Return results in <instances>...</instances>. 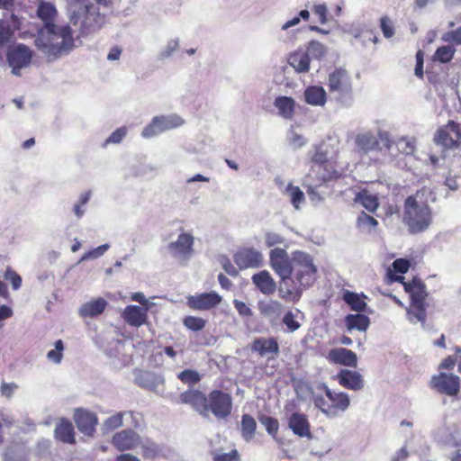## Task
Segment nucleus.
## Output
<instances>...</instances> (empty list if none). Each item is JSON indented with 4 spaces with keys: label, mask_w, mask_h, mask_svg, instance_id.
Masks as SVG:
<instances>
[{
    "label": "nucleus",
    "mask_w": 461,
    "mask_h": 461,
    "mask_svg": "<svg viewBox=\"0 0 461 461\" xmlns=\"http://www.w3.org/2000/svg\"><path fill=\"white\" fill-rule=\"evenodd\" d=\"M194 237L192 232L185 231L181 227L176 240L168 244L167 249L170 255L177 260L187 261L193 255Z\"/></svg>",
    "instance_id": "obj_7"
},
{
    "label": "nucleus",
    "mask_w": 461,
    "mask_h": 461,
    "mask_svg": "<svg viewBox=\"0 0 461 461\" xmlns=\"http://www.w3.org/2000/svg\"><path fill=\"white\" fill-rule=\"evenodd\" d=\"M109 0H67L69 23L78 30L79 36H86L100 30L105 17L97 4L107 5Z\"/></svg>",
    "instance_id": "obj_2"
},
{
    "label": "nucleus",
    "mask_w": 461,
    "mask_h": 461,
    "mask_svg": "<svg viewBox=\"0 0 461 461\" xmlns=\"http://www.w3.org/2000/svg\"><path fill=\"white\" fill-rule=\"evenodd\" d=\"M251 280L257 289H258L263 294L270 295L276 290V283L271 276L270 273L267 270H262L254 274Z\"/></svg>",
    "instance_id": "obj_19"
},
{
    "label": "nucleus",
    "mask_w": 461,
    "mask_h": 461,
    "mask_svg": "<svg viewBox=\"0 0 461 461\" xmlns=\"http://www.w3.org/2000/svg\"><path fill=\"white\" fill-rule=\"evenodd\" d=\"M221 302V296L215 292L203 293L187 297V305L194 310H210Z\"/></svg>",
    "instance_id": "obj_15"
},
{
    "label": "nucleus",
    "mask_w": 461,
    "mask_h": 461,
    "mask_svg": "<svg viewBox=\"0 0 461 461\" xmlns=\"http://www.w3.org/2000/svg\"><path fill=\"white\" fill-rule=\"evenodd\" d=\"M329 87L331 92L343 93L350 89L349 76L345 69L339 68L329 77Z\"/></svg>",
    "instance_id": "obj_24"
},
{
    "label": "nucleus",
    "mask_w": 461,
    "mask_h": 461,
    "mask_svg": "<svg viewBox=\"0 0 461 461\" xmlns=\"http://www.w3.org/2000/svg\"><path fill=\"white\" fill-rule=\"evenodd\" d=\"M431 386L440 393L454 396L459 392V377L454 374L440 373L432 377Z\"/></svg>",
    "instance_id": "obj_11"
},
{
    "label": "nucleus",
    "mask_w": 461,
    "mask_h": 461,
    "mask_svg": "<svg viewBox=\"0 0 461 461\" xmlns=\"http://www.w3.org/2000/svg\"><path fill=\"white\" fill-rule=\"evenodd\" d=\"M287 139L290 144L296 149L301 148L305 144L303 137L296 132L294 129L289 131Z\"/></svg>",
    "instance_id": "obj_60"
},
{
    "label": "nucleus",
    "mask_w": 461,
    "mask_h": 461,
    "mask_svg": "<svg viewBox=\"0 0 461 461\" xmlns=\"http://www.w3.org/2000/svg\"><path fill=\"white\" fill-rule=\"evenodd\" d=\"M380 27L385 38H392L394 34V28L392 20L388 16L380 19Z\"/></svg>",
    "instance_id": "obj_56"
},
{
    "label": "nucleus",
    "mask_w": 461,
    "mask_h": 461,
    "mask_svg": "<svg viewBox=\"0 0 461 461\" xmlns=\"http://www.w3.org/2000/svg\"><path fill=\"white\" fill-rule=\"evenodd\" d=\"M252 350L263 357L272 359L277 355L279 348L274 339H258L253 343Z\"/></svg>",
    "instance_id": "obj_26"
},
{
    "label": "nucleus",
    "mask_w": 461,
    "mask_h": 461,
    "mask_svg": "<svg viewBox=\"0 0 461 461\" xmlns=\"http://www.w3.org/2000/svg\"><path fill=\"white\" fill-rule=\"evenodd\" d=\"M343 300L350 306L352 311L361 312L366 310V303L358 294L347 291L343 294Z\"/></svg>",
    "instance_id": "obj_43"
},
{
    "label": "nucleus",
    "mask_w": 461,
    "mask_h": 461,
    "mask_svg": "<svg viewBox=\"0 0 461 461\" xmlns=\"http://www.w3.org/2000/svg\"><path fill=\"white\" fill-rule=\"evenodd\" d=\"M395 145L398 150L406 156L414 155L416 152L417 141L414 137L402 136L397 140Z\"/></svg>",
    "instance_id": "obj_42"
},
{
    "label": "nucleus",
    "mask_w": 461,
    "mask_h": 461,
    "mask_svg": "<svg viewBox=\"0 0 461 461\" xmlns=\"http://www.w3.org/2000/svg\"><path fill=\"white\" fill-rule=\"evenodd\" d=\"M407 316L408 320L413 323L421 322L424 324L427 318L425 303H411V306L407 308Z\"/></svg>",
    "instance_id": "obj_40"
},
{
    "label": "nucleus",
    "mask_w": 461,
    "mask_h": 461,
    "mask_svg": "<svg viewBox=\"0 0 461 461\" xmlns=\"http://www.w3.org/2000/svg\"><path fill=\"white\" fill-rule=\"evenodd\" d=\"M404 290L411 294V303H425L427 292L425 285L417 278L411 282H402Z\"/></svg>",
    "instance_id": "obj_27"
},
{
    "label": "nucleus",
    "mask_w": 461,
    "mask_h": 461,
    "mask_svg": "<svg viewBox=\"0 0 461 461\" xmlns=\"http://www.w3.org/2000/svg\"><path fill=\"white\" fill-rule=\"evenodd\" d=\"M288 427L301 438H312L310 423L306 415L303 413L294 412L288 419Z\"/></svg>",
    "instance_id": "obj_20"
},
{
    "label": "nucleus",
    "mask_w": 461,
    "mask_h": 461,
    "mask_svg": "<svg viewBox=\"0 0 461 461\" xmlns=\"http://www.w3.org/2000/svg\"><path fill=\"white\" fill-rule=\"evenodd\" d=\"M265 241L267 246L270 248L282 244L285 241V239L278 233L269 231L266 233Z\"/></svg>",
    "instance_id": "obj_61"
},
{
    "label": "nucleus",
    "mask_w": 461,
    "mask_h": 461,
    "mask_svg": "<svg viewBox=\"0 0 461 461\" xmlns=\"http://www.w3.org/2000/svg\"><path fill=\"white\" fill-rule=\"evenodd\" d=\"M240 455L236 449L231 450L230 452H215L213 454L214 461H239Z\"/></svg>",
    "instance_id": "obj_58"
},
{
    "label": "nucleus",
    "mask_w": 461,
    "mask_h": 461,
    "mask_svg": "<svg viewBox=\"0 0 461 461\" xmlns=\"http://www.w3.org/2000/svg\"><path fill=\"white\" fill-rule=\"evenodd\" d=\"M345 323L348 330H353L366 331L370 324V320L364 314H348L345 318Z\"/></svg>",
    "instance_id": "obj_33"
},
{
    "label": "nucleus",
    "mask_w": 461,
    "mask_h": 461,
    "mask_svg": "<svg viewBox=\"0 0 461 461\" xmlns=\"http://www.w3.org/2000/svg\"><path fill=\"white\" fill-rule=\"evenodd\" d=\"M356 144L360 149H362L365 152L375 150L379 146L378 140H376L375 136L370 131L359 133L356 137Z\"/></svg>",
    "instance_id": "obj_37"
},
{
    "label": "nucleus",
    "mask_w": 461,
    "mask_h": 461,
    "mask_svg": "<svg viewBox=\"0 0 461 461\" xmlns=\"http://www.w3.org/2000/svg\"><path fill=\"white\" fill-rule=\"evenodd\" d=\"M131 419V422L129 424L130 426H132L134 428H139V418L140 415L138 413H135L134 411H120L115 413L114 415H112L108 417L103 426L104 429L106 430H113L115 429H118L122 426H123V419Z\"/></svg>",
    "instance_id": "obj_18"
},
{
    "label": "nucleus",
    "mask_w": 461,
    "mask_h": 461,
    "mask_svg": "<svg viewBox=\"0 0 461 461\" xmlns=\"http://www.w3.org/2000/svg\"><path fill=\"white\" fill-rule=\"evenodd\" d=\"M294 390L297 397L303 401L312 399L314 394L312 386L303 381H298L294 385Z\"/></svg>",
    "instance_id": "obj_47"
},
{
    "label": "nucleus",
    "mask_w": 461,
    "mask_h": 461,
    "mask_svg": "<svg viewBox=\"0 0 461 461\" xmlns=\"http://www.w3.org/2000/svg\"><path fill=\"white\" fill-rule=\"evenodd\" d=\"M185 123V121L177 114L172 113L168 115L155 116L153 118V126L159 125L160 131H165L178 128Z\"/></svg>",
    "instance_id": "obj_31"
},
{
    "label": "nucleus",
    "mask_w": 461,
    "mask_h": 461,
    "mask_svg": "<svg viewBox=\"0 0 461 461\" xmlns=\"http://www.w3.org/2000/svg\"><path fill=\"white\" fill-rule=\"evenodd\" d=\"M455 52V47L447 44L438 48L434 53L433 58L434 60L439 61L441 63H447L453 59Z\"/></svg>",
    "instance_id": "obj_45"
},
{
    "label": "nucleus",
    "mask_w": 461,
    "mask_h": 461,
    "mask_svg": "<svg viewBox=\"0 0 461 461\" xmlns=\"http://www.w3.org/2000/svg\"><path fill=\"white\" fill-rule=\"evenodd\" d=\"M434 141L446 149H456L461 143V130L454 121H449L447 125L438 130Z\"/></svg>",
    "instance_id": "obj_9"
},
{
    "label": "nucleus",
    "mask_w": 461,
    "mask_h": 461,
    "mask_svg": "<svg viewBox=\"0 0 461 461\" xmlns=\"http://www.w3.org/2000/svg\"><path fill=\"white\" fill-rule=\"evenodd\" d=\"M269 263L279 276H292L293 256L290 258L285 249H273L269 253Z\"/></svg>",
    "instance_id": "obj_10"
},
{
    "label": "nucleus",
    "mask_w": 461,
    "mask_h": 461,
    "mask_svg": "<svg viewBox=\"0 0 461 461\" xmlns=\"http://www.w3.org/2000/svg\"><path fill=\"white\" fill-rule=\"evenodd\" d=\"M208 408L217 419L228 417L232 409L230 395L219 390L211 392L208 395Z\"/></svg>",
    "instance_id": "obj_8"
},
{
    "label": "nucleus",
    "mask_w": 461,
    "mask_h": 461,
    "mask_svg": "<svg viewBox=\"0 0 461 461\" xmlns=\"http://www.w3.org/2000/svg\"><path fill=\"white\" fill-rule=\"evenodd\" d=\"M310 62L309 53L303 50L294 51L288 58L289 65L297 73H307L310 70Z\"/></svg>",
    "instance_id": "obj_28"
},
{
    "label": "nucleus",
    "mask_w": 461,
    "mask_h": 461,
    "mask_svg": "<svg viewBox=\"0 0 461 461\" xmlns=\"http://www.w3.org/2000/svg\"><path fill=\"white\" fill-rule=\"evenodd\" d=\"M178 45L179 41L177 39L168 41L167 46L159 52L158 59L159 60L168 59L178 49Z\"/></svg>",
    "instance_id": "obj_55"
},
{
    "label": "nucleus",
    "mask_w": 461,
    "mask_h": 461,
    "mask_svg": "<svg viewBox=\"0 0 461 461\" xmlns=\"http://www.w3.org/2000/svg\"><path fill=\"white\" fill-rule=\"evenodd\" d=\"M5 277L6 280H9L12 283L13 288L17 290L21 287L22 278L12 269L8 268L5 274Z\"/></svg>",
    "instance_id": "obj_62"
},
{
    "label": "nucleus",
    "mask_w": 461,
    "mask_h": 461,
    "mask_svg": "<svg viewBox=\"0 0 461 461\" xmlns=\"http://www.w3.org/2000/svg\"><path fill=\"white\" fill-rule=\"evenodd\" d=\"M110 249V245L108 243L103 244L92 250L86 252L81 258L78 260L77 264H80L86 260H94L101 258L108 249Z\"/></svg>",
    "instance_id": "obj_48"
},
{
    "label": "nucleus",
    "mask_w": 461,
    "mask_h": 461,
    "mask_svg": "<svg viewBox=\"0 0 461 461\" xmlns=\"http://www.w3.org/2000/svg\"><path fill=\"white\" fill-rule=\"evenodd\" d=\"M233 303L240 315L246 317L252 316L251 309L244 302L234 300Z\"/></svg>",
    "instance_id": "obj_64"
},
{
    "label": "nucleus",
    "mask_w": 461,
    "mask_h": 461,
    "mask_svg": "<svg viewBox=\"0 0 461 461\" xmlns=\"http://www.w3.org/2000/svg\"><path fill=\"white\" fill-rule=\"evenodd\" d=\"M325 52V46L321 42L315 41H312L309 43L307 50L305 51V53H309L310 59L312 58L319 59L324 56Z\"/></svg>",
    "instance_id": "obj_49"
},
{
    "label": "nucleus",
    "mask_w": 461,
    "mask_h": 461,
    "mask_svg": "<svg viewBox=\"0 0 461 461\" xmlns=\"http://www.w3.org/2000/svg\"><path fill=\"white\" fill-rule=\"evenodd\" d=\"M177 377L185 384H194L198 383L201 376L198 372L194 370L185 369L177 375Z\"/></svg>",
    "instance_id": "obj_53"
},
{
    "label": "nucleus",
    "mask_w": 461,
    "mask_h": 461,
    "mask_svg": "<svg viewBox=\"0 0 461 461\" xmlns=\"http://www.w3.org/2000/svg\"><path fill=\"white\" fill-rule=\"evenodd\" d=\"M285 194L290 198V201L295 209L300 208V204L304 201V194L303 191L292 184H288L285 190Z\"/></svg>",
    "instance_id": "obj_44"
},
{
    "label": "nucleus",
    "mask_w": 461,
    "mask_h": 461,
    "mask_svg": "<svg viewBox=\"0 0 461 461\" xmlns=\"http://www.w3.org/2000/svg\"><path fill=\"white\" fill-rule=\"evenodd\" d=\"M328 359L335 364L355 367L357 363V357L353 351L345 348H333L329 352Z\"/></svg>",
    "instance_id": "obj_22"
},
{
    "label": "nucleus",
    "mask_w": 461,
    "mask_h": 461,
    "mask_svg": "<svg viewBox=\"0 0 461 461\" xmlns=\"http://www.w3.org/2000/svg\"><path fill=\"white\" fill-rule=\"evenodd\" d=\"M262 425L265 426L267 431L270 435H276L278 430V421L271 417L268 416H263L259 419Z\"/></svg>",
    "instance_id": "obj_57"
},
{
    "label": "nucleus",
    "mask_w": 461,
    "mask_h": 461,
    "mask_svg": "<svg viewBox=\"0 0 461 461\" xmlns=\"http://www.w3.org/2000/svg\"><path fill=\"white\" fill-rule=\"evenodd\" d=\"M257 422L253 417L249 414L242 415L241 418V436L246 442H249L255 436Z\"/></svg>",
    "instance_id": "obj_41"
},
{
    "label": "nucleus",
    "mask_w": 461,
    "mask_h": 461,
    "mask_svg": "<svg viewBox=\"0 0 461 461\" xmlns=\"http://www.w3.org/2000/svg\"><path fill=\"white\" fill-rule=\"evenodd\" d=\"M424 193V189L417 191L404 201L402 221L411 233L422 232L432 222L431 210L423 201Z\"/></svg>",
    "instance_id": "obj_3"
},
{
    "label": "nucleus",
    "mask_w": 461,
    "mask_h": 461,
    "mask_svg": "<svg viewBox=\"0 0 461 461\" xmlns=\"http://www.w3.org/2000/svg\"><path fill=\"white\" fill-rule=\"evenodd\" d=\"M275 106L278 109V113L285 118H292L294 112V101L287 96H280L275 100Z\"/></svg>",
    "instance_id": "obj_39"
},
{
    "label": "nucleus",
    "mask_w": 461,
    "mask_h": 461,
    "mask_svg": "<svg viewBox=\"0 0 461 461\" xmlns=\"http://www.w3.org/2000/svg\"><path fill=\"white\" fill-rule=\"evenodd\" d=\"M149 310L137 305H129L122 312V317L131 326L140 327L147 322Z\"/></svg>",
    "instance_id": "obj_23"
},
{
    "label": "nucleus",
    "mask_w": 461,
    "mask_h": 461,
    "mask_svg": "<svg viewBox=\"0 0 461 461\" xmlns=\"http://www.w3.org/2000/svg\"><path fill=\"white\" fill-rule=\"evenodd\" d=\"M357 225L360 230L371 231L376 228L378 221L373 216L362 212L357 219Z\"/></svg>",
    "instance_id": "obj_46"
},
{
    "label": "nucleus",
    "mask_w": 461,
    "mask_h": 461,
    "mask_svg": "<svg viewBox=\"0 0 461 461\" xmlns=\"http://www.w3.org/2000/svg\"><path fill=\"white\" fill-rule=\"evenodd\" d=\"M55 438L64 443L74 444L75 435L72 423L62 419L55 428Z\"/></svg>",
    "instance_id": "obj_29"
},
{
    "label": "nucleus",
    "mask_w": 461,
    "mask_h": 461,
    "mask_svg": "<svg viewBox=\"0 0 461 461\" xmlns=\"http://www.w3.org/2000/svg\"><path fill=\"white\" fill-rule=\"evenodd\" d=\"M63 349H64V344H63L62 340L61 339L57 340L55 342V348L50 350L47 353V358L55 364L60 363L62 360V357H63V354H62Z\"/></svg>",
    "instance_id": "obj_52"
},
{
    "label": "nucleus",
    "mask_w": 461,
    "mask_h": 461,
    "mask_svg": "<svg viewBox=\"0 0 461 461\" xmlns=\"http://www.w3.org/2000/svg\"><path fill=\"white\" fill-rule=\"evenodd\" d=\"M340 385L350 390H360L364 387L363 376L357 371L343 369L337 375Z\"/></svg>",
    "instance_id": "obj_21"
},
{
    "label": "nucleus",
    "mask_w": 461,
    "mask_h": 461,
    "mask_svg": "<svg viewBox=\"0 0 461 461\" xmlns=\"http://www.w3.org/2000/svg\"><path fill=\"white\" fill-rule=\"evenodd\" d=\"M127 133V128L126 127H121L117 130H115L105 140V144H117L120 143L122 139L126 136Z\"/></svg>",
    "instance_id": "obj_59"
},
{
    "label": "nucleus",
    "mask_w": 461,
    "mask_h": 461,
    "mask_svg": "<svg viewBox=\"0 0 461 461\" xmlns=\"http://www.w3.org/2000/svg\"><path fill=\"white\" fill-rule=\"evenodd\" d=\"M28 449L23 443H14L4 454V461H25Z\"/></svg>",
    "instance_id": "obj_34"
},
{
    "label": "nucleus",
    "mask_w": 461,
    "mask_h": 461,
    "mask_svg": "<svg viewBox=\"0 0 461 461\" xmlns=\"http://www.w3.org/2000/svg\"><path fill=\"white\" fill-rule=\"evenodd\" d=\"M182 403L191 405L203 417L209 416L208 397L196 390L186 391L180 394Z\"/></svg>",
    "instance_id": "obj_16"
},
{
    "label": "nucleus",
    "mask_w": 461,
    "mask_h": 461,
    "mask_svg": "<svg viewBox=\"0 0 461 461\" xmlns=\"http://www.w3.org/2000/svg\"><path fill=\"white\" fill-rule=\"evenodd\" d=\"M354 200L370 212H374L379 205L376 195L366 190L358 192Z\"/></svg>",
    "instance_id": "obj_38"
},
{
    "label": "nucleus",
    "mask_w": 461,
    "mask_h": 461,
    "mask_svg": "<svg viewBox=\"0 0 461 461\" xmlns=\"http://www.w3.org/2000/svg\"><path fill=\"white\" fill-rule=\"evenodd\" d=\"M206 321L199 317L187 316L184 319V325L193 331L203 330Z\"/></svg>",
    "instance_id": "obj_51"
},
{
    "label": "nucleus",
    "mask_w": 461,
    "mask_h": 461,
    "mask_svg": "<svg viewBox=\"0 0 461 461\" xmlns=\"http://www.w3.org/2000/svg\"><path fill=\"white\" fill-rule=\"evenodd\" d=\"M278 294L280 298L288 302H298L302 296L304 287L298 283L294 276H280Z\"/></svg>",
    "instance_id": "obj_12"
},
{
    "label": "nucleus",
    "mask_w": 461,
    "mask_h": 461,
    "mask_svg": "<svg viewBox=\"0 0 461 461\" xmlns=\"http://www.w3.org/2000/svg\"><path fill=\"white\" fill-rule=\"evenodd\" d=\"M112 444L121 452L132 450L140 444V436L132 429H122L113 436Z\"/></svg>",
    "instance_id": "obj_13"
},
{
    "label": "nucleus",
    "mask_w": 461,
    "mask_h": 461,
    "mask_svg": "<svg viewBox=\"0 0 461 461\" xmlns=\"http://www.w3.org/2000/svg\"><path fill=\"white\" fill-rule=\"evenodd\" d=\"M138 384L149 390L158 392L159 387L163 384L164 380L160 375L152 372H141L137 377Z\"/></svg>",
    "instance_id": "obj_30"
},
{
    "label": "nucleus",
    "mask_w": 461,
    "mask_h": 461,
    "mask_svg": "<svg viewBox=\"0 0 461 461\" xmlns=\"http://www.w3.org/2000/svg\"><path fill=\"white\" fill-rule=\"evenodd\" d=\"M319 390H323L330 404L327 406L325 415L328 418H336L345 412L350 405V399L348 393L343 392L331 391L325 384L317 385Z\"/></svg>",
    "instance_id": "obj_6"
},
{
    "label": "nucleus",
    "mask_w": 461,
    "mask_h": 461,
    "mask_svg": "<svg viewBox=\"0 0 461 461\" xmlns=\"http://www.w3.org/2000/svg\"><path fill=\"white\" fill-rule=\"evenodd\" d=\"M317 268L312 258L303 251L293 252L292 276L304 287L311 286L316 280Z\"/></svg>",
    "instance_id": "obj_4"
},
{
    "label": "nucleus",
    "mask_w": 461,
    "mask_h": 461,
    "mask_svg": "<svg viewBox=\"0 0 461 461\" xmlns=\"http://www.w3.org/2000/svg\"><path fill=\"white\" fill-rule=\"evenodd\" d=\"M160 127L159 125H154L153 126V120L150 122L149 124H148L143 130H142V132H141V135L142 137L144 138H152V137H155L157 135H158L159 133H161L162 131L159 130Z\"/></svg>",
    "instance_id": "obj_63"
},
{
    "label": "nucleus",
    "mask_w": 461,
    "mask_h": 461,
    "mask_svg": "<svg viewBox=\"0 0 461 461\" xmlns=\"http://www.w3.org/2000/svg\"><path fill=\"white\" fill-rule=\"evenodd\" d=\"M300 312L296 310V313H294L293 312H288L283 318V322L286 326L288 331L294 332L297 330L301 324L296 321L297 314Z\"/></svg>",
    "instance_id": "obj_54"
},
{
    "label": "nucleus",
    "mask_w": 461,
    "mask_h": 461,
    "mask_svg": "<svg viewBox=\"0 0 461 461\" xmlns=\"http://www.w3.org/2000/svg\"><path fill=\"white\" fill-rule=\"evenodd\" d=\"M37 14L44 25L38 32L35 44L42 53L49 59H57L75 48L70 24L57 25L53 23L57 10L52 4L41 2Z\"/></svg>",
    "instance_id": "obj_1"
},
{
    "label": "nucleus",
    "mask_w": 461,
    "mask_h": 461,
    "mask_svg": "<svg viewBox=\"0 0 461 461\" xmlns=\"http://www.w3.org/2000/svg\"><path fill=\"white\" fill-rule=\"evenodd\" d=\"M32 54V50L23 44L9 47L6 60L8 66L12 68V74L20 77L22 69L27 68L31 65Z\"/></svg>",
    "instance_id": "obj_5"
},
{
    "label": "nucleus",
    "mask_w": 461,
    "mask_h": 461,
    "mask_svg": "<svg viewBox=\"0 0 461 461\" xmlns=\"http://www.w3.org/2000/svg\"><path fill=\"white\" fill-rule=\"evenodd\" d=\"M304 98L311 105L322 106L326 103L327 95L323 87L313 86L306 88Z\"/></svg>",
    "instance_id": "obj_32"
},
{
    "label": "nucleus",
    "mask_w": 461,
    "mask_h": 461,
    "mask_svg": "<svg viewBox=\"0 0 461 461\" xmlns=\"http://www.w3.org/2000/svg\"><path fill=\"white\" fill-rule=\"evenodd\" d=\"M284 310L283 304L276 300H270L259 304V311L265 317L276 320L280 317Z\"/></svg>",
    "instance_id": "obj_35"
},
{
    "label": "nucleus",
    "mask_w": 461,
    "mask_h": 461,
    "mask_svg": "<svg viewBox=\"0 0 461 461\" xmlns=\"http://www.w3.org/2000/svg\"><path fill=\"white\" fill-rule=\"evenodd\" d=\"M107 302L98 297L83 303L78 309V314L82 318H94L100 315L106 308Z\"/></svg>",
    "instance_id": "obj_25"
},
{
    "label": "nucleus",
    "mask_w": 461,
    "mask_h": 461,
    "mask_svg": "<svg viewBox=\"0 0 461 461\" xmlns=\"http://www.w3.org/2000/svg\"><path fill=\"white\" fill-rule=\"evenodd\" d=\"M441 41L453 45H461V26L452 30L446 32L441 36Z\"/></svg>",
    "instance_id": "obj_50"
},
{
    "label": "nucleus",
    "mask_w": 461,
    "mask_h": 461,
    "mask_svg": "<svg viewBox=\"0 0 461 461\" xmlns=\"http://www.w3.org/2000/svg\"><path fill=\"white\" fill-rule=\"evenodd\" d=\"M74 420L77 429L86 435H91L97 425L96 415L92 411L83 409L76 410Z\"/></svg>",
    "instance_id": "obj_17"
},
{
    "label": "nucleus",
    "mask_w": 461,
    "mask_h": 461,
    "mask_svg": "<svg viewBox=\"0 0 461 461\" xmlns=\"http://www.w3.org/2000/svg\"><path fill=\"white\" fill-rule=\"evenodd\" d=\"M141 449V455L145 459H154L162 454L163 448L150 438H141L139 445Z\"/></svg>",
    "instance_id": "obj_36"
},
{
    "label": "nucleus",
    "mask_w": 461,
    "mask_h": 461,
    "mask_svg": "<svg viewBox=\"0 0 461 461\" xmlns=\"http://www.w3.org/2000/svg\"><path fill=\"white\" fill-rule=\"evenodd\" d=\"M234 261L240 269L258 267L262 265L263 255L255 249L244 248L234 255Z\"/></svg>",
    "instance_id": "obj_14"
}]
</instances>
